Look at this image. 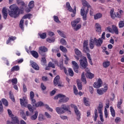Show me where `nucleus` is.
<instances>
[{
    "mask_svg": "<svg viewBox=\"0 0 124 124\" xmlns=\"http://www.w3.org/2000/svg\"><path fill=\"white\" fill-rule=\"evenodd\" d=\"M24 7L17 6L16 5L13 4L9 7L10 10H8V13L11 18H18L20 16V14H23L25 11Z\"/></svg>",
    "mask_w": 124,
    "mask_h": 124,
    "instance_id": "f257e3e1",
    "label": "nucleus"
},
{
    "mask_svg": "<svg viewBox=\"0 0 124 124\" xmlns=\"http://www.w3.org/2000/svg\"><path fill=\"white\" fill-rule=\"evenodd\" d=\"M83 6L80 10V15L82 17L83 21H87V16L89 13V8H91L90 10V16L93 15V9L92 8V6L88 1L84 0L82 2Z\"/></svg>",
    "mask_w": 124,
    "mask_h": 124,
    "instance_id": "f03ea898",
    "label": "nucleus"
},
{
    "mask_svg": "<svg viewBox=\"0 0 124 124\" xmlns=\"http://www.w3.org/2000/svg\"><path fill=\"white\" fill-rule=\"evenodd\" d=\"M103 43V39H102L101 38H99L98 39L96 38H94L93 39H91L89 41V46L90 49L93 50L94 48L95 45L97 47H100Z\"/></svg>",
    "mask_w": 124,
    "mask_h": 124,
    "instance_id": "7ed1b4c3",
    "label": "nucleus"
},
{
    "mask_svg": "<svg viewBox=\"0 0 124 124\" xmlns=\"http://www.w3.org/2000/svg\"><path fill=\"white\" fill-rule=\"evenodd\" d=\"M80 65L81 66L82 69H86L88 67V61L87 60V58L83 56L82 59L79 60Z\"/></svg>",
    "mask_w": 124,
    "mask_h": 124,
    "instance_id": "20e7f679",
    "label": "nucleus"
},
{
    "mask_svg": "<svg viewBox=\"0 0 124 124\" xmlns=\"http://www.w3.org/2000/svg\"><path fill=\"white\" fill-rule=\"evenodd\" d=\"M48 52V48L46 46H40L39 47L38 53L43 57L46 56V52Z\"/></svg>",
    "mask_w": 124,
    "mask_h": 124,
    "instance_id": "39448f33",
    "label": "nucleus"
},
{
    "mask_svg": "<svg viewBox=\"0 0 124 124\" xmlns=\"http://www.w3.org/2000/svg\"><path fill=\"white\" fill-rule=\"evenodd\" d=\"M71 107H74L75 112L77 116V119L78 121H79L80 119H81V112H80L79 110H78V108L77 107V106L74 105H71Z\"/></svg>",
    "mask_w": 124,
    "mask_h": 124,
    "instance_id": "423d86ee",
    "label": "nucleus"
},
{
    "mask_svg": "<svg viewBox=\"0 0 124 124\" xmlns=\"http://www.w3.org/2000/svg\"><path fill=\"white\" fill-rule=\"evenodd\" d=\"M54 86L58 85V87H63V85L62 84V82H60V76H57L53 80Z\"/></svg>",
    "mask_w": 124,
    "mask_h": 124,
    "instance_id": "0eeeda50",
    "label": "nucleus"
},
{
    "mask_svg": "<svg viewBox=\"0 0 124 124\" xmlns=\"http://www.w3.org/2000/svg\"><path fill=\"white\" fill-rule=\"evenodd\" d=\"M11 118L12 122L8 120L7 121V124H19L20 121H19V119H18V117L17 116H12Z\"/></svg>",
    "mask_w": 124,
    "mask_h": 124,
    "instance_id": "6e6552de",
    "label": "nucleus"
},
{
    "mask_svg": "<svg viewBox=\"0 0 124 124\" xmlns=\"http://www.w3.org/2000/svg\"><path fill=\"white\" fill-rule=\"evenodd\" d=\"M110 14L112 19H115V18H121L122 16L119 13H115L114 14V9H112L110 11Z\"/></svg>",
    "mask_w": 124,
    "mask_h": 124,
    "instance_id": "1a4fd4ad",
    "label": "nucleus"
},
{
    "mask_svg": "<svg viewBox=\"0 0 124 124\" xmlns=\"http://www.w3.org/2000/svg\"><path fill=\"white\" fill-rule=\"evenodd\" d=\"M108 90V86H105L104 88H102L101 89H98L97 90V93L98 94L101 95L104 93H106Z\"/></svg>",
    "mask_w": 124,
    "mask_h": 124,
    "instance_id": "9d476101",
    "label": "nucleus"
},
{
    "mask_svg": "<svg viewBox=\"0 0 124 124\" xmlns=\"http://www.w3.org/2000/svg\"><path fill=\"white\" fill-rule=\"evenodd\" d=\"M33 107L35 108V107H41V106H44V104L42 101L38 102L36 103V101L31 104Z\"/></svg>",
    "mask_w": 124,
    "mask_h": 124,
    "instance_id": "9b49d317",
    "label": "nucleus"
},
{
    "mask_svg": "<svg viewBox=\"0 0 124 124\" xmlns=\"http://www.w3.org/2000/svg\"><path fill=\"white\" fill-rule=\"evenodd\" d=\"M101 85H102V80L100 78H99L98 81L94 82L93 84V87L94 88L97 89L98 88H100V87H101Z\"/></svg>",
    "mask_w": 124,
    "mask_h": 124,
    "instance_id": "f8f14e48",
    "label": "nucleus"
},
{
    "mask_svg": "<svg viewBox=\"0 0 124 124\" xmlns=\"http://www.w3.org/2000/svg\"><path fill=\"white\" fill-rule=\"evenodd\" d=\"M88 41H84L83 43V48L85 53H90V49L89 47H88Z\"/></svg>",
    "mask_w": 124,
    "mask_h": 124,
    "instance_id": "ddd939ff",
    "label": "nucleus"
},
{
    "mask_svg": "<svg viewBox=\"0 0 124 124\" xmlns=\"http://www.w3.org/2000/svg\"><path fill=\"white\" fill-rule=\"evenodd\" d=\"M59 66L61 70H62V69H63L65 74L67 75V70H66V68H65V67L63 66V62L62 61H61L59 62Z\"/></svg>",
    "mask_w": 124,
    "mask_h": 124,
    "instance_id": "4468645a",
    "label": "nucleus"
},
{
    "mask_svg": "<svg viewBox=\"0 0 124 124\" xmlns=\"http://www.w3.org/2000/svg\"><path fill=\"white\" fill-rule=\"evenodd\" d=\"M7 8H6V7H4L2 10V14L3 15V17L5 20H6V19L7 18Z\"/></svg>",
    "mask_w": 124,
    "mask_h": 124,
    "instance_id": "2eb2a0df",
    "label": "nucleus"
},
{
    "mask_svg": "<svg viewBox=\"0 0 124 124\" xmlns=\"http://www.w3.org/2000/svg\"><path fill=\"white\" fill-rule=\"evenodd\" d=\"M31 65L35 70H39V66L38 65V64H37V63H35V62L33 61L31 62Z\"/></svg>",
    "mask_w": 124,
    "mask_h": 124,
    "instance_id": "dca6fc26",
    "label": "nucleus"
},
{
    "mask_svg": "<svg viewBox=\"0 0 124 124\" xmlns=\"http://www.w3.org/2000/svg\"><path fill=\"white\" fill-rule=\"evenodd\" d=\"M81 21L80 18H77L75 20L71 22L72 27H76V25L78 24V23Z\"/></svg>",
    "mask_w": 124,
    "mask_h": 124,
    "instance_id": "f3484780",
    "label": "nucleus"
},
{
    "mask_svg": "<svg viewBox=\"0 0 124 124\" xmlns=\"http://www.w3.org/2000/svg\"><path fill=\"white\" fill-rule=\"evenodd\" d=\"M30 100L31 101V104H32L34 102H35V99H34V93H33V92H32V91H31L30 92Z\"/></svg>",
    "mask_w": 124,
    "mask_h": 124,
    "instance_id": "a211bd4d",
    "label": "nucleus"
},
{
    "mask_svg": "<svg viewBox=\"0 0 124 124\" xmlns=\"http://www.w3.org/2000/svg\"><path fill=\"white\" fill-rule=\"evenodd\" d=\"M68 100H69V98L68 97H62L59 100L58 103H66Z\"/></svg>",
    "mask_w": 124,
    "mask_h": 124,
    "instance_id": "6ab92c4d",
    "label": "nucleus"
},
{
    "mask_svg": "<svg viewBox=\"0 0 124 124\" xmlns=\"http://www.w3.org/2000/svg\"><path fill=\"white\" fill-rule=\"evenodd\" d=\"M20 104L22 106H24V105L26 104H28V100L25 97H23V99H20Z\"/></svg>",
    "mask_w": 124,
    "mask_h": 124,
    "instance_id": "aec40b11",
    "label": "nucleus"
},
{
    "mask_svg": "<svg viewBox=\"0 0 124 124\" xmlns=\"http://www.w3.org/2000/svg\"><path fill=\"white\" fill-rule=\"evenodd\" d=\"M16 37L15 36H11V37H9L8 40L6 41V44H9L11 41H14V40H16Z\"/></svg>",
    "mask_w": 124,
    "mask_h": 124,
    "instance_id": "412c9836",
    "label": "nucleus"
},
{
    "mask_svg": "<svg viewBox=\"0 0 124 124\" xmlns=\"http://www.w3.org/2000/svg\"><path fill=\"white\" fill-rule=\"evenodd\" d=\"M111 33H115V34H119V30L118 28L115 25H112V32Z\"/></svg>",
    "mask_w": 124,
    "mask_h": 124,
    "instance_id": "4be33fe9",
    "label": "nucleus"
},
{
    "mask_svg": "<svg viewBox=\"0 0 124 124\" xmlns=\"http://www.w3.org/2000/svg\"><path fill=\"white\" fill-rule=\"evenodd\" d=\"M96 28V31L97 32H100L101 31V26L98 23H96L95 25Z\"/></svg>",
    "mask_w": 124,
    "mask_h": 124,
    "instance_id": "5701e85b",
    "label": "nucleus"
},
{
    "mask_svg": "<svg viewBox=\"0 0 124 124\" xmlns=\"http://www.w3.org/2000/svg\"><path fill=\"white\" fill-rule=\"evenodd\" d=\"M56 112L58 114H60V115L62 114H63L64 113V111L62 108H56Z\"/></svg>",
    "mask_w": 124,
    "mask_h": 124,
    "instance_id": "b1692460",
    "label": "nucleus"
},
{
    "mask_svg": "<svg viewBox=\"0 0 124 124\" xmlns=\"http://www.w3.org/2000/svg\"><path fill=\"white\" fill-rule=\"evenodd\" d=\"M31 54L32 55V56L35 58V59H37L38 58V53L34 50H32L31 51Z\"/></svg>",
    "mask_w": 124,
    "mask_h": 124,
    "instance_id": "393cba45",
    "label": "nucleus"
},
{
    "mask_svg": "<svg viewBox=\"0 0 124 124\" xmlns=\"http://www.w3.org/2000/svg\"><path fill=\"white\" fill-rule=\"evenodd\" d=\"M19 70H20V67L19 65L14 66L11 69V72H13L14 71H19Z\"/></svg>",
    "mask_w": 124,
    "mask_h": 124,
    "instance_id": "a878e982",
    "label": "nucleus"
},
{
    "mask_svg": "<svg viewBox=\"0 0 124 124\" xmlns=\"http://www.w3.org/2000/svg\"><path fill=\"white\" fill-rule=\"evenodd\" d=\"M102 17V14L99 13H97L95 15H94V20H98V19H100V18Z\"/></svg>",
    "mask_w": 124,
    "mask_h": 124,
    "instance_id": "bb28decb",
    "label": "nucleus"
},
{
    "mask_svg": "<svg viewBox=\"0 0 124 124\" xmlns=\"http://www.w3.org/2000/svg\"><path fill=\"white\" fill-rule=\"evenodd\" d=\"M87 78H89V79H93L94 77V75L91 72H88L85 74Z\"/></svg>",
    "mask_w": 124,
    "mask_h": 124,
    "instance_id": "cd10ccee",
    "label": "nucleus"
},
{
    "mask_svg": "<svg viewBox=\"0 0 124 124\" xmlns=\"http://www.w3.org/2000/svg\"><path fill=\"white\" fill-rule=\"evenodd\" d=\"M9 82H12L13 86H14L15 85H17V83H18V80L16 78H13L12 80H9L8 83H9Z\"/></svg>",
    "mask_w": 124,
    "mask_h": 124,
    "instance_id": "c85d7f7f",
    "label": "nucleus"
},
{
    "mask_svg": "<svg viewBox=\"0 0 124 124\" xmlns=\"http://www.w3.org/2000/svg\"><path fill=\"white\" fill-rule=\"evenodd\" d=\"M110 65V61H105L103 62L104 68H107Z\"/></svg>",
    "mask_w": 124,
    "mask_h": 124,
    "instance_id": "c756f323",
    "label": "nucleus"
},
{
    "mask_svg": "<svg viewBox=\"0 0 124 124\" xmlns=\"http://www.w3.org/2000/svg\"><path fill=\"white\" fill-rule=\"evenodd\" d=\"M103 108V104L100 103L97 108L98 113H101L102 112V108Z\"/></svg>",
    "mask_w": 124,
    "mask_h": 124,
    "instance_id": "7c9ffc66",
    "label": "nucleus"
},
{
    "mask_svg": "<svg viewBox=\"0 0 124 124\" xmlns=\"http://www.w3.org/2000/svg\"><path fill=\"white\" fill-rule=\"evenodd\" d=\"M38 116V112L35 111V114L31 117V119L32 121H35L36 119H37Z\"/></svg>",
    "mask_w": 124,
    "mask_h": 124,
    "instance_id": "2f4dec72",
    "label": "nucleus"
},
{
    "mask_svg": "<svg viewBox=\"0 0 124 124\" xmlns=\"http://www.w3.org/2000/svg\"><path fill=\"white\" fill-rule=\"evenodd\" d=\"M81 81L84 84H87V80H86V77L85 76V73L83 72L81 75Z\"/></svg>",
    "mask_w": 124,
    "mask_h": 124,
    "instance_id": "473e14b6",
    "label": "nucleus"
},
{
    "mask_svg": "<svg viewBox=\"0 0 124 124\" xmlns=\"http://www.w3.org/2000/svg\"><path fill=\"white\" fill-rule=\"evenodd\" d=\"M87 57L89 60V61H88L90 63L91 65H93V61H92V57H91V54H90V53H87Z\"/></svg>",
    "mask_w": 124,
    "mask_h": 124,
    "instance_id": "72a5a7b5",
    "label": "nucleus"
},
{
    "mask_svg": "<svg viewBox=\"0 0 124 124\" xmlns=\"http://www.w3.org/2000/svg\"><path fill=\"white\" fill-rule=\"evenodd\" d=\"M28 6L30 9H32V8H33L34 7V1L31 0V1L28 4Z\"/></svg>",
    "mask_w": 124,
    "mask_h": 124,
    "instance_id": "f704fd0d",
    "label": "nucleus"
},
{
    "mask_svg": "<svg viewBox=\"0 0 124 124\" xmlns=\"http://www.w3.org/2000/svg\"><path fill=\"white\" fill-rule=\"evenodd\" d=\"M60 49L62 52L63 53H67V49L66 48L62 46H60Z\"/></svg>",
    "mask_w": 124,
    "mask_h": 124,
    "instance_id": "c9c22d12",
    "label": "nucleus"
},
{
    "mask_svg": "<svg viewBox=\"0 0 124 124\" xmlns=\"http://www.w3.org/2000/svg\"><path fill=\"white\" fill-rule=\"evenodd\" d=\"M110 110L112 117H113V118L115 117V116H116V112H115V109H114V108H113L112 107H110Z\"/></svg>",
    "mask_w": 124,
    "mask_h": 124,
    "instance_id": "e433bc0d",
    "label": "nucleus"
},
{
    "mask_svg": "<svg viewBox=\"0 0 124 124\" xmlns=\"http://www.w3.org/2000/svg\"><path fill=\"white\" fill-rule=\"evenodd\" d=\"M62 97H65V95L62 94H59L57 95L54 96V99L55 100L57 99H59V98H61Z\"/></svg>",
    "mask_w": 124,
    "mask_h": 124,
    "instance_id": "4c0bfd02",
    "label": "nucleus"
},
{
    "mask_svg": "<svg viewBox=\"0 0 124 124\" xmlns=\"http://www.w3.org/2000/svg\"><path fill=\"white\" fill-rule=\"evenodd\" d=\"M1 101L3 105L6 106V107L8 106V101H7V100H6V99L2 98L1 99Z\"/></svg>",
    "mask_w": 124,
    "mask_h": 124,
    "instance_id": "58836bf2",
    "label": "nucleus"
},
{
    "mask_svg": "<svg viewBox=\"0 0 124 124\" xmlns=\"http://www.w3.org/2000/svg\"><path fill=\"white\" fill-rule=\"evenodd\" d=\"M9 95L10 98L11 99L12 101H13V102H15V98H14V95L11 91L9 92Z\"/></svg>",
    "mask_w": 124,
    "mask_h": 124,
    "instance_id": "ea45409f",
    "label": "nucleus"
},
{
    "mask_svg": "<svg viewBox=\"0 0 124 124\" xmlns=\"http://www.w3.org/2000/svg\"><path fill=\"white\" fill-rule=\"evenodd\" d=\"M38 35H39L40 37L42 38V39H45L46 38V33H39Z\"/></svg>",
    "mask_w": 124,
    "mask_h": 124,
    "instance_id": "a19ab883",
    "label": "nucleus"
},
{
    "mask_svg": "<svg viewBox=\"0 0 124 124\" xmlns=\"http://www.w3.org/2000/svg\"><path fill=\"white\" fill-rule=\"evenodd\" d=\"M123 104V99H120L119 101L117 102V108L118 109H121V105Z\"/></svg>",
    "mask_w": 124,
    "mask_h": 124,
    "instance_id": "79ce46f5",
    "label": "nucleus"
},
{
    "mask_svg": "<svg viewBox=\"0 0 124 124\" xmlns=\"http://www.w3.org/2000/svg\"><path fill=\"white\" fill-rule=\"evenodd\" d=\"M78 88L79 91H81L83 89V85H82V82L77 81Z\"/></svg>",
    "mask_w": 124,
    "mask_h": 124,
    "instance_id": "37998d69",
    "label": "nucleus"
},
{
    "mask_svg": "<svg viewBox=\"0 0 124 124\" xmlns=\"http://www.w3.org/2000/svg\"><path fill=\"white\" fill-rule=\"evenodd\" d=\"M68 72L69 73V76H71V77H73L74 75V73L73 72V71L72 70V69H71V68L68 69Z\"/></svg>",
    "mask_w": 124,
    "mask_h": 124,
    "instance_id": "c03bdc74",
    "label": "nucleus"
},
{
    "mask_svg": "<svg viewBox=\"0 0 124 124\" xmlns=\"http://www.w3.org/2000/svg\"><path fill=\"white\" fill-rule=\"evenodd\" d=\"M75 52L76 55H77V56H81L82 55V53L79 49H78V48H75Z\"/></svg>",
    "mask_w": 124,
    "mask_h": 124,
    "instance_id": "a18cd8bd",
    "label": "nucleus"
},
{
    "mask_svg": "<svg viewBox=\"0 0 124 124\" xmlns=\"http://www.w3.org/2000/svg\"><path fill=\"white\" fill-rule=\"evenodd\" d=\"M83 101H84V103L86 106H90V104H89V100H88L87 99V98L84 97Z\"/></svg>",
    "mask_w": 124,
    "mask_h": 124,
    "instance_id": "49530a36",
    "label": "nucleus"
},
{
    "mask_svg": "<svg viewBox=\"0 0 124 124\" xmlns=\"http://www.w3.org/2000/svg\"><path fill=\"white\" fill-rule=\"evenodd\" d=\"M24 22H25V20L23 19H21L20 21L19 27L22 29V30L24 29Z\"/></svg>",
    "mask_w": 124,
    "mask_h": 124,
    "instance_id": "de8ad7c7",
    "label": "nucleus"
},
{
    "mask_svg": "<svg viewBox=\"0 0 124 124\" xmlns=\"http://www.w3.org/2000/svg\"><path fill=\"white\" fill-rule=\"evenodd\" d=\"M31 16V14H26L22 17V19H30Z\"/></svg>",
    "mask_w": 124,
    "mask_h": 124,
    "instance_id": "09e8293b",
    "label": "nucleus"
},
{
    "mask_svg": "<svg viewBox=\"0 0 124 124\" xmlns=\"http://www.w3.org/2000/svg\"><path fill=\"white\" fill-rule=\"evenodd\" d=\"M94 121L95 122L96 120H97V117H98V115H97V109H95L94 110Z\"/></svg>",
    "mask_w": 124,
    "mask_h": 124,
    "instance_id": "8fccbe9b",
    "label": "nucleus"
},
{
    "mask_svg": "<svg viewBox=\"0 0 124 124\" xmlns=\"http://www.w3.org/2000/svg\"><path fill=\"white\" fill-rule=\"evenodd\" d=\"M73 88H74V93L76 95H78V90H77V88L75 85L73 86Z\"/></svg>",
    "mask_w": 124,
    "mask_h": 124,
    "instance_id": "3c124183",
    "label": "nucleus"
},
{
    "mask_svg": "<svg viewBox=\"0 0 124 124\" xmlns=\"http://www.w3.org/2000/svg\"><path fill=\"white\" fill-rule=\"evenodd\" d=\"M72 12L73 13L71 14L72 17H75V15H76V6H74V10H73Z\"/></svg>",
    "mask_w": 124,
    "mask_h": 124,
    "instance_id": "603ef678",
    "label": "nucleus"
},
{
    "mask_svg": "<svg viewBox=\"0 0 124 124\" xmlns=\"http://www.w3.org/2000/svg\"><path fill=\"white\" fill-rule=\"evenodd\" d=\"M39 121H44L45 118H44V116L43 114H39L38 116Z\"/></svg>",
    "mask_w": 124,
    "mask_h": 124,
    "instance_id": "864d4df0",
    "label": "nucleus"
},
{
    "mask_svg": "<svg viewBox=\"0 0 124 124\" xmlns=\"http://www.w3.org/2000/svg\"><path fill=\"white\" fill-rule=\"evenodd\" d=\"M48 67H51L52 68H55L56 66L55 64L53 63L52 62H50L48 64Z\"/></svg>",
    "mask_w": 124,
    "mask_h": 124,
    "instance_id": "5fc2aeb1",
    "label": "nucleus"
},
{
    "mask_svg": "<svg viewBox=\"0 0 124 124\" xmlns=\"http://www.w3.org/2000/svg\"><path fill=\"white\" fill-rule=\"evenodd\" d=\"M74 27V30L76 31H78V30H80V28H82V25L81 24H78L76 27Z\"/></svg>",
    "mask_w": 124,
    "mask_h": 124,
    "instance_id": "6e6d98bb",
    "label": "nucleus"
},
{
    "mask_svg": "<svg viewBox=\"0 0 124 124\" xmlns=\"http://www.w3.org/2000/svg\"><path fill=\"white\" fill-rule=\"evenodd\" d=\"M60 43H61V44H62V45H66V41H65V39L63 38L61 39Z\"/></svg>",
    "mask_w": 124,
    "mask_h": 124,
    "instance_id": "4d7b16f0",
    "label": "nucleus"
},
{
    "mask_svg": "<svg viewBox=\"0 0 124 124\" xmlns=\"http://www.w3.org/2000/svg\"><path fill=\"white\" fill-rule=\"evenodd\" d=\"M119 27L120 29H121L122 28H124V21H120L119 24Z\"/></svg>",
    "mask_w": 124,
    "mask_h": 124,
    "instance_id": "13d9d810",
    "label": "nucleus"
},
{
    "mask_svg": "<svg viewBox=\"0 0 124 124\" xmlns=\"http://www.w3.org/2000/svg\"><path fill=\"white\" fill-rule=\"evenodd\" d=\"M72 64H73V67H79V65H78V63L75 61H72Z\"/></svg>",
    "mask_w": 124,
    "mask_h": 124,
    "instance_id": "bf43d9fd",
    "label": "nucleus"
},
{
    "mask_svg": "<svg viewBox=\"0 0 124 124\" xmlns=\"http://www.w3.org/2000/svg\"><path fill=\"white\" fill-rule=\"evenodd\" d=\"M0 113H2L3 112V106H2V103H1V101L0 100Z\"/></svg>",
    "mask_w": 124,
    "mask_h": 124,
    "instance_id": "052dcab7",
    "label": "nucleus"
},
{
    "mask_svg": "<svg viewBox=\"0 0 124 124\" xmlns=\"http://www.w3.org/2000/svg\"><path fill=\"white\" fill-rule=\"evenodd\" d=\"M41 62L43 65L45 64L47 62V61H46V58H45V57H43L41 59Z\"/></svg>",
    "mask_w": 124,
    "mask_h": 124,
    "instance_id": "680f3d73",
    "label": "nucleus"
},
{
    "mask_svg": "<svg viewBox=\"0 0 124 124\" xmlns=\"http://www.w3.org/2000/svg\"><path fill=\"white\" fill-rule=\"evenodd\" d=\"M45 115L47 119H51L52 118V116L47 112H45Z\"/></svg>",
    "mask_w": 124,
    "mask_h": 124,
    "instance_id": "e2e57ef3",
    "label": "nucleus"
},
{
    "mask_svg": "<svg viewBox=\"0 0 124 124\" xmlns=\"http://www.w3.org/2000/svg\"><path fill=\"white\" fill-rule=\"evenodd\" d=\"M45 107H46V109H47V110L50 111V112H53V109H52L51 108H50V107H49V106L48 105H47V104L45 105Z\"/></svg>",
    "mask_w": 124,
    "mask_h": 124,
    "instance_id": "0e129e2a",
    "label": "nucleus"
},
{
    "mask_svg": "<svg viewBox=\"0 0 124 124\" xmlns=\"http://www.w3.org/2000/svg\"><path fill=\"white\" fill-rule=\"evenodd\" d=\"M28 108L29 111H30V112H31V113L33 112V109H32V107H31V105H30V104L28 105Z\"/></svg>",
    "mask_w": 124,
    "mask_h": 124,
    "instance_id": "69168bd1",
    "label": "nucleus"
},
{
    "mask_svg": "<svg viewBox=\"0 0 124 124\" xmlns=\"http://www.w3.org/2000/svg\"><path fill=\"white\" fill-rule=\"evenodd\" d=\"M18 4H20V5H21V6H23V7L25 6V2H24V1H22V0H19L18 1Z\"/></svg>",
    "mask_w": 124,
    "mask_h": 124,
    "instance_id": "338daca9",
    "label": "nucleus"
},
{
    "mask_svg": "<svg viewBox=\"0 0 124 124\" xmlns=\"http://www.w3.org/2000/svg\"><path fill=\"white\" fill-rule=\"evenodd\" d=\"M89 92L92 94H93V87L89 86Z\"/></svg>",
    "mask_w": 124,
    "mask_h": 124,
    "instance_id": "774afa93",
    "label": "nucleus"
}]
</instances>
